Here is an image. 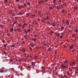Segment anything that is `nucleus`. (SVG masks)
Segmentation results:
<instances>
[{"label":"nucleus","instance_id":"13","mask_svg":"<svg viewBox=\"0 0 78 78\" xmlns=\"http://www.w3.org/2000/svg\"><path fill=\"white\" fill-rule=\"evenodd\" d=\"M68 63V61L66 60L64 62V64H67V63Z\"/></svg>","mask_w":78,"mask_h":78},{"label":"nucleus","instance_id":"49","mask_svg":"<svg viewBox=\"0 0 78 78\" xmlns=\"http://www.w3.org/2000/svg\"><path fill=\"white\" fill-rule=\"evenodd\" d=\"M30 49L31 51H32V48H30Z\"/></svg>","mask_w":78,"mask_h":78},{"label":"nucleus","instance_id":"62","mask_svg":"<svg viewBox=\"0 0 78 78\" xmlns=\"http://www.w3.org/2000/svg\"><path fill=\"white\" fill-rule=\"evenodd\" d=\"M12 16H15V14L14 13H13V14H12Z\"/></svg>","mask_w":78,"mask_h":78},{"label":"nucleus","instance_id":"38","mask_svg":"<svg viewBox=\"0 0 78 78\" xmlns=\"http://www.w3.org/2000/svg\"><path fill=\"white\" fill-rule=\"evenodd\" d=\"M2 42H3V43H5V40H3L2 41Z\"/></svg>","mask_w":78,"mask_h":78},{"label":"nucleus","instance_id":"51","mask_svg":"<svg viewBox=\"0 0 78 78\" xmlns=\"http://www.w3.org/2000/svg\"><path fill=\"white\" fill-rule=\"evenodd\" d=\"M49 19V17L47 16L46 18V19Z\"/></svg>","mask_w":78,"mask_h":78},{"label":"nucleus","instance_id":"28","mask_svg":"<svg viewBox=\"0 0 78 78\" xmlns=\"http://www.w3.org/2000/svg\"><path fill=\"white\" fill-rule=\"evenodd\" d=\"M4 2L5 3H7L8 2V0H4Z\"/></svg>","mask_w":78,"mask_h":78},{"label":"nucleus","instance_id":"57","mask_svg":"<svg viewBox=\"0 0 78 78\" xmlns=\"http://www.w3.org/2000/svg\"><path fill=\"white\" fill-rule=\"evenodd\" d=\"M71 46H72L73 47H74V44H72Z\"/></svg>","mask_w":78,"mask_h":78},{"label":"nucleus","instance_id":"61","mask_svg":"<svg viewBox=\"0 0 78 78\" xmlns=\"http://www.w3.org/2000/svg\"><path fill=\"white\" fill-rule=\"evenodd\" d=\"M16 61H18V59L17 58H16Z\"/></svg>","mask_w":78,"mask_h":78},{"label":"nucleus","instance_id":"9","mask_svg":"<svg viewBox=\"0 0 78 78\" xmlns=\"http://www.w3.org/2000/svg\"><path fill=\"white\" fill-rule=\"evenodd\" d=\"M23 37L26 39H27V35H24Z\"/></svg>","mask_w":78,"mask_h":78},{"label":"nucleus","instance_id":"3","mask_svg":"<svg viewBox=\"0 0 78 78\" xmlns=\"http://www.w3.org/2000/svg\"><path fill=\"white\" fill-rule=\"evenodd\" d=\"M14 30V29L13 28H12L11 29H10V33H12V31H13V30Z\"/></svg>","mask_w":78,"mask_h":78},{"label":"nucleus","instance_id":"34","mask_svg":"<svg viewBox=\"0 0 78 78\" xmlns=\"http://www.w3.org/2000/svg\"><path fill=\"white\" fill-rule=\"evenodd\" d=\"M38 3L39 4H41V1H39L38 2Z\"/></svg>","mask_w":78,"mask_h":78},{"label":"nucleus","instance_id":"22","mask_svg":"<svg viewBox=\"0 0 78 78\" xmlns=\"http://www.w3.org/2000/svg\"><path fill=\"white\" fill-rule=\"evenodd\" d=\"M57 8L58 9H60V7L59 6H57Z\"/></svg>","mask_w":78,"mask_h":78},{"label":"nucleus","instance_id":"54","mask_svg":"<svg viewBox=\"0 0 78 78\" xmlns=\"http://www.w3.org/2000/svg\"><path fill=\"white\" fill-rule=\"evenodd\" d=\"M55 6H56V5H53V7H54V8H55Z\"/></svg>","mask_w":78,"mask_h":78},{"label":"nucleus","instance_id":"33","mask_svg":"<svg viewBox=\"0 0 78 78\" xmlns=\"http://www.w3.org/2000/svg\"><path fill=\"white\" fill-rule=\"evenodd\" d=\"M14 59L15 58H13V59H11L10 61L12 62L13 61V60H14Z\"/></svg>","mask_w":78,"mask_h":78},{"label":"nucleus","instance_id":"36","mask_svg":"<svg viewBox=\"0 0 78 78\" xmlns=\"http://www.w3.org/2000/svg\"><path fill=\"white\" fill-rule=\"evenodd\" d=\"M75 31L76 32H78V29L76 30Z\"/></svg>","mask_w":78,"mask_h":78},{"label":"nucleus","instance_id":"55","mask_svg":"<svg viewBox=\"0 0 78 78\" xmlns=\"http://www.w3.org/2000/svg\"><path fill=\"white\" fill-rule=\"evenodd\" d=\"M27 30L25 29H24V32H25Z\"/></svg>","mask_w":78,"mask_h":78},{"label":"nucleus","instance_id":"30","mask_svg":"<svg viewBox=\"0 0 78 78\" xmlns=\"http://www.w3.org/2000/svg\"><path fill=\"white\" fill-rule=\"evenodd\" d=\"M75 36V34H73V35L72 36V37H74Z\"/></svg>","mask_w":78,"mask_h":78},{"label":"nucleus","instance_id":"44","mask_svg":"<svg viewBox=\"0 0 78 78\" xmlns=\"http://www.w3.org/2000/svg\"><path fill=\"white\" fill-rule=\"evenodd\" d=\"M18 18L19 17H15V19H16V20H17V19H18Z\"/></svg>","mask_w":78,"mask_h":78},{"label":"nucleus","instance_id":"16","mask_svg":"<svg viewBox=\"0 0 78 78\" xmlns=\"http://www.w3.org/2000/svg\"><path fill=\"white\" fill-rule=\"evenodd\" d=\"M14 46H15V45L14 44H12V45L11 46V47H12V48L13 47H14Z\"/></svg>","mask_w":78,"mask_h":78},{"label":"nucleus","instance_id":"23","mask_svg":"<svg viewBox=\"0 0 78 78\" xmlns=\"http://www.w3.org/2000/svg\"><path fill=\"white\" fill-rule=\"evenodd\" d=\"M69 48H70V49H72V48H73V47H72V46H69Z\"/></svg>","mask_w":78,"mask_h":78},{"label":"nucleus","instance_id":"31","mask_svg":"<svg viewBox=\"0 0 78 78\" xmlns=\"http://www.w3.org/2000/svg\"><path fill=\"white\" fill-rule=\"evenodd\" d=\"M0 27L2 28H3V25H0Z\"/></svg>","mask_w":78,"mask_h":78},{"label":"nucleus","instance_id":"8","mask_svg":"<svg viewBox=\"0 0 78 78\" xmlns=\"http://www.w3.org/2000/svg\"><path fill=\"white\" fill-rule=\"evenodd\" d=\"M18 9H22V7L21 5H19L18 6Z\"/></svg>","mask_w":78,"mask_h":78},{"label":"nucleus","instance_id":"35","mask_svg":"<svg viewBox=\"0 0 78 78\" xmlns=\"http://www.w3.org/2000/svg\"><path fill=\"white\" fill-rule=\"evenodd\" d=\"M27 31L28 32H30V31H31V30L30 29H28L27 30Z\"/></svg>","mask_w":78,"mask_h":78},{"label":"nucleus","instance_id":"5","mask_svg":"<svg viewBox=\"0 0 78 78\" xmlns=\"http://www.w3.org/2000/svg\"><path fill=\"white\" fill-rule=\"evenodd\" d=\"M31 64L32 66H34V65H35V62H32Z\"/></svg>","mask_w":78,"mask_h":78},{"label":"nucleus","instance_id":"24","mask_svg":"<svg viewBox=\"0 0 78 78\" xmlns=\"http://www.w3.org/2000/svg\"><path fill=\"white\" fill-rule=\"evenodd\" d=\"M31 17L32 19H33V18H34V16H33V15H31Z\"/></svg>","mask_w":78,"mask_h":78},{"label":"nucleus","instance_id":"64","mask_svg":"<svg viewBox=\"0 0 78 78\" xmlns=\"http://www.w3.org/2000/svg\"><path fill=\"white\" fill-rule=\"evenodd\" d=\"M35 58H36V59H37V56H35Z\"/></svg>","mask_w":78,"mask_h":78},{"label":"nucleus","instance_id":"60","mask_svg":"<svg viewBox=\"0 0 78 78\" xmlns=\"http://www.w3.org/2000/svg\"><path fill=\"white\" fill-rule=\"evenodd\" d=\"M37 36L36 35H34V37H37Z\"/></svg>","mask_w":78,"mask_h":78},{"label":"nucleus","instance_id":"53","mask_svg":"<svg viewBox=\"0 0 78 78\" xmlns=\"http://www.w3.org/2000/svg\"><path fill=\"white\" fill-rule=\"evenodd\" d=\"M61 35H64V33H63V32H62V33H61Z\"/></svg>","mask_w":78,"mask_h":78},{"label":"nucleus","instance_id":"20","mask_svg":"<svg viewBox=\"0 0 78 78\" xmlns=\"http://www.w3.org/2000/svg\"><path fill=\"white\" fill-rule=\"evenodd\" d=\"M36 39L34 38V39H32V40L33 41H36Z\"/></svg>","mask_w":78,"mask_h":78},{"label":"nucleus","instance_id":"56","mask_svg":"<svg viewBox=\"0 0 78 78\" xmlns=\"http://www.w3.org/2000/svg\"><path fill=\"white\" fill-rule=\"evenodd\" d=\"M41 2L42 3H44V1H43V0H41Z\"/></svg>","mask_w":78,"mask_h":78},{"label":"nucleus","instance_id":"25","mask_svg":"<svg viewBox=\"0 0 78 78\" xmlns=\"http://www.w3.org/2000/svg\"><path fill=\"white\" fill-rule=\"evenodd\" d=\"M47 23H48V24L49 25V26H50L51 25V24H50V22L48 21V22Z\"/></svg>","mask_w":78,"mask_h":78},{"label":"nucleus","instance_id":"63","mask_svg":"<svg viewBox=\"0 0 78 78\" xmlns=\"http://www.w3.org/2000/svg\"><path fill=\"white\" fill-rule=\"evenodd\" d=\"M16 2H19L20 0H16Z\"/></svg>","mask_w":78,"mask_h":78},{"label":"nucleus","instance_id":"17","mask_svg":"<svg viewBox=\"0 0 78 78\" xmlns=\"http://www.w3.org/2000/svg\"><path fill=\"white\" fill-rule=\"evenodd\" d=\"M74 9L75 10H76L77 9V7L75 6L74 7Z\"/></svg>","mask_w":78,"mask_h":78},{"label":"nucleus","instance_id":"26","mask_svg":"<svg viewBox=\"0 0 78 78\" xmlns=\"http://www.w3.org/2000/svg\"><path fill=\"white\" fill-rule=\"evenodd\" d=\"M17 30L19 32H20V29L19 28L17 29Z\"/></svg>","mask_w":78,"mask_h":78},{"label":"nucleus","instance_id":"14","mask_svg":"<svg viewBox=\"0 0 78 78\" xmlns=\"http://www.w3.org/2000/svg\"><path fill=\"white\" fill-rule=\"evenodd\" d=\"M41 69H42V70H45V67L42 66L41 67Z\"/></svg>","mask_w":78,"mask_h":78},{"label":"nucleus","instance_id":"47","mask_svg":"<svg viewBox=\"0 0 78 78\" xmlns=\"http://www.w3.org/2000/svg\"><path fill=\"white\" fill-rule=\"evenodd\" d=\"M25 28V26H23H23L22 27V28Z\"/></svg>","mask_w":78,"mask_h":78},{"label":"nucleus","instance_id":"59","mask_svg":"<svg viewBox=\"0 0 78 78\" xmlns=\"http://www.w3.org/2000/svg\"><path fill=\"white\" fill-rule=\"evenodd\" d=\"M24 8V6H23V5H22V6H21V8Z\"/></svg>","mask_w":78,"mask_h":78},{"label":"nucleus","instance_id":"45","mask_svg":"<svg viewBox=\"0 0 78 78\" xmlns=\"http://www.w3.org/2000/svg\"><path fill=\"white\" fill-rule=\"evenodd\" d=\"M51 49V48H49L48 49V50H49V51H50V50Z\"/></svg>","mask_w":78,"mask_h":78},{"label":"nucleus","instance_id":"37","mask_svg":"<svg viewBox=\"0 0 78 78\" xmlns=\"http://www.w3.org/2000/svg\"><path fill=\"white\" fill-rule=\"evenodd\" d=\"M50 9H53V7L51 6L50 7Z\"/></svg>","mask_w":78,"mask_h":78},{"label":"nucleus","instance_id":"42","mask_svg":"<svg viewBox=\"0 0 78 78\" xmlns=\"http://www.w3.org/2000/svg\"><path fill=\"white\" fill-rule=\"evenodd\" d=\"M57 69H58V68H57L55 67V71H56V70H57Z\"/></svg>","mask_w":78,"mask_h":78},{"label":"nucleus","instance_id":"11","mask_svg":"<svg viewBox=\"0 0 78 78\" xmlns=\"http://www.w3.org/2000/svg\"><path fill=\"white\" fill-rule=\"evenodd\" d=\"M54 32L52 30H51L50 32L51 34H50V35H51V36L52 35V34Z\"/></svg>","mask_w":78,"mask_h":78},{"label":"nucleus","instance_id":"43","mask_svg":"<svg viewBox=\"0 0 78 78\" xmlns=\"http://www.w3.org/2000/svg\"><path fill=\"white\" fill-rule=\"evenodd\" d=\"M7 36H10V34H9V33H8L7 34Z\"/></svg>","mask_w":78,"mask_h":78},{"label":"nucleus","instance_id":"52","mask_svg":"<svg viewBox=\"0 0 78 78\" xmlns=\"http://www.w3.org/2000/svg\"><path fill=\"white\" fill-rule=\"evenodd\" d=\"M32 23L33 25H34V21H33V22Z\"/></svg>","mask_w":78,"mask_h":78},{"label":"nucleus","instance_id":"27","mask_svg":"<svg viewBox=\"0 0 78 78\" xmlns=\"http://www.w3.org/2000/svg\"><path fill=\"white\" fill-rule=\"evenodd\" d=\"M27 3L28 5H29V6H30V5H31V4H30V3L29 2H27Z\"/></svg>","mask_w":78,"mask_h":78},{"label":"nucleus","instance_id":"40","mask_svg":"<svg viewBox=\"0 0 78 78\" xmlns=\"http://www.w3.org/2000/svg\"><path fill=\"white\" fill-rule=\"evenodd\" d=\"M64 27H61V29L62 30H64Z\"/></svg>","mask_w":78,"mask_h":78},{"label":"nucleus","instance_id":"29","mask_svg":"<svg viewBox=\"0 0 78 78\" xmlns=\"http://www.w3.org/2000/svg\"><path fill=\"white\" fill-rule=\"evenodd\" d=\"M38 15L40 16L41 15V12H39L38 13Z\"/></svg>","mask_w":78,"mask_h":78},{"label":"nucleus","instance_id":"1","mask_svg":"<svg viewBox=\"0 0 78 78\" xmlns=\"http://www.w3.org/2000/svg\"><path fill=\"white\" fill-rule=\"evenodd\" d=\"M70 65L72 66H73V65L75 66V61H73L72 62L70 63Z\"/></svg>","mask_w":78,"mask_h":78},{"label":"nucleus","instance_id":"58","mask_svg":"<svg viewBox=\"0 0 78 78\" xmlns=\"http://www.w3.org/2000/svg\"><path fill=\"white\" fill-rule=\"evenodd\" d=\"M18 26L19 27H20V26H21V25L20 24H19L18 25Z\"/></svg>","mask_w":78,"mask_h":78},{"label":"nucleus","instance_id":"32","mask_svg":"<svg viewBox=\"0 0 78 78\" xmlns=\"http://www.w3.org/2000/svg\"><path fill=\"white\" fill-rule=\"evenodd\" d=\"M4 47H5V48H6V44H4Z\"/></svg>","mask_w":78,"mask_h":78},{"label":"nucleus","instance_id":"18","mask_svg":"<svg viewBox=\"0 0 78 78\" xmlns=\"http://www.w3.org/2000/svg\"><path fill=\"white\" fill-rule=\"evenodd\" d=\"M56 36H60V34H59V33H58V34H56Z\"/></svg>","mask_w":78,"mask_h":78},{"label":"nucleus","instance_id":"46","mask_svg":"<svg viewBox=\"0 0 78 78\" xmlns=\"http://www.w3.org/2000/svg\"><path fill=\"white\" fill-rule=\"evenodd\" d=\"M24 6H27V5L26 4H24Z\"/></svg>","mask_w":78,"mask_h":78},{"label":"nucleus","instance_id":"10","mask_svg":"<svg viewBox=\"0 0 78 78\" xmlns=\"http://www.w3.org/2000/svg\"><path fill=\"white\" fill-rule=\"evenodd\" d=\"M19 14L20 16H22L23 14V13H21V12H19Z\"/></svg>","mask_w":78,"mask_h":78},{"label":"nucleus","instance_id":"4","mask_svg":"<svg viewBox=\"0 0 78 78\" xmlns=\"http://www.w3.org/2000/svg\"><path fill=\"white\" fill-rule=\"evenodd\" d=\"M61 66L62 67H64V68H67V66H64V65H61Z\"/></svg>","mask_w":78,"mask_h":78},{"label":"nucleus","instance_id":"6","mask_svg":"<svg viewBox=\"0 0 78 78\" xmlns=\"http://www.w3.org/2000/svg\"><path fill=\"white\" fill-rule=\"evenodd\" d=\"M52 25L53 26V27H55V25H56V23H53L52 24Z\"/></svg>","mask_w":78,"mask_h":78},{"label":"nucleus","instance_id":"48","mask_svg":"<svg viewBox=\"0 0 78 78\" xmlns=\"http://www.w3.org/2000/svg\"><path fill=\"white\" fill-rule=\"evenodd\" d=\"M44 1H45V2H47L48 0H44Z\"/></svg>","mask_w":78,"mask_h":78},{"label":"nucleus","instance_id":"39","mask_svg":"<svg viewBox=\"0 0 78 78\" xmlns=\"http://www.w3.org/2000/svg\"><path fill=\"white\" fill-rule=\"evenodd\" d=\"M65 11H64V10H62V12H63V13H64V12H65Z\"/></svg>","mask_w":78,"mask_h":78},{"label":"nucleus","instance_id":"12","mask_svg":"<svg viewBox=\"0 0 78 78\" xmlns=\"http://www.w3.org/2000/svg\"><path fill=\"white\" fill-rule=\"evenodd\" d=\"M31 47H34V44H33V43H32L31 44Z\"/></svg>","mask_w":78,"mask_h":78},{"label":"nucleus","instance_id":"19","mask_svg":"<svg viewBox=\"0 0 78 78\" xmlns=\"http://www.w3.org/2000/svg\"><path fill=\"white\" fill-rule=\"evenodd\" d=\"M3 70L0 69V73H3Z\"/></svg>","mask_w":78,"mask_h":78},{"label":"nucleus","instance_id":"50","mask_svg":"<svg viewBox=\"0 0 78 78\" xmlns=\"http://www.w3.org/2000/svg\"><path fill=\"white\" fill-rule=\"evenodd\" d=\"M71 27H72V26H71V25H70L69 26V28L71 29Z\"/></svg>","mask_w":78,"mask_h":78},{"label":"nucleus","instance_id":"7","mask_svg":"<svg viewBox=\"0 0 78 78\" xmlns=\"http://www.w3.org/2000/svg\"><path fill=\"white\" fill-rule=\"evenodd\" d=\"M66 25H69V21L67 20L66 21Z\"/></svg>","mask_w":78,"mask_h":78},{"label":"nucleus","instance_id":"21","mask_svg":"<svg viewBox=\"0 0 78 78\" xmlns=\"http://www.w3.org/2000/svg\"><path fill=\"white\" fill-rule=\"evenodd\" d=\"M25 51V50L24 49H23L21 50V51H23V52H24Z\"/></svg>","mask_w":78,"mask_h":78},{"label":"nucleus","instance_id":"15","mask_svg":"<svg viewBox=\"0 0 78 78\" xmlns=\"http://www.w3.org/2000/svg\"><path fill=\"white\" fill-rule=\"evenodd\" d=\"M26 16H27V17H29V16H30V14L28 13H27L26 14Z\"/></svg>","mask_w":78,"mask_h":78},{"label":"nucleus","instance_id":"41","mask_svg":"<svg viewBox=\"0 0 78 78\" xmlns=\"http://www.w3.org/2000/svg\"><path fill=\"white\" fill-rule=\"evenodd\" d=\"M15 24H16V23L14 22L13 23V26H14V25H15Z\"/></svg>","mask_w":78,"mask_h":78},{"label":"nucleus","instance_id":"2","mask_svg":"<svg viewBox=\"0 0 78 78\" xmlns=\"http://www.w3.org/2000/svg\"><path fill=\"white\" fill-rule=\"evenodd\" d=\"M53 3L54 5H56L57 2H56V0H54L53 1Z\"/></svg>","mask_w":78,"mask_h":78}]
</instances>
